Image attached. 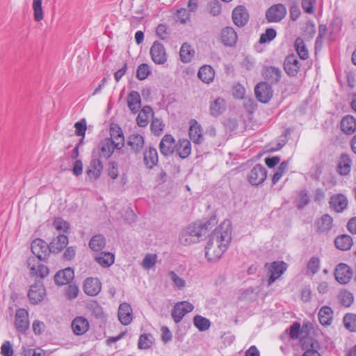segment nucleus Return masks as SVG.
I'll use <instances>...</instances> for the list:
<instances>
[{"label": "nucleus", "instance_id": "obj_57", "mask_svg": "<svg viewBox=\"0 0 356 356\" xmlns=\"http://www.w3.org/2000/svg\"><path fill=\"white\" fill-rule=\"evenodd\" d=\"M79 289L77 285L70 284L65 289V297L68 300H73L78 296Z\"/></svg>", "mask_w": 356, "mask_h": 356}, {"label": "nucleus", "instance_id": "obj_48", "mask_svg": "<svg viewBox=\"0 0 356 356\" xmlns=\"http://www.w3.org/2000/svg\"><path fill=\"white\" fill-rule=\"evenodd\" d=\"M289 166V161H284L282 162L277 170V171L274 173L272 181L273 184H275L277 182L280 181L283 175L287 171Z\"/></svg>", "mask_w": 356, "mask_h": 356}, {"label": "nucleus", "instance_id": "obj_15", "mask_svg": "<svg viewBox=\"0 0 356 356\" xmlns=\"http://www.w3.org/2000/svg\"><path fill=\"white\" fill-rule=\"evenodd\" d=\"M44 296V286L42 282H36L31 285L28 293L29 298L32 304H37L43 300Z\"/></svg>", "mask_w": 356, "mask_h": 356}, {"label": "nucleus", "instance_id": "obj_60", "mask_svg": "<svg viewBox=\"0 0 356 356\" xmlns=\"http://www.w3.org/2000/svg\"><path fill=\"white\" fill-rule=\"evenodd\" d=\"M341 302L343 306L349 307L353 302L354 297L352 293L344 291L341 293Z\"/></svg>", "mask_w": 356, "mask_h": 356}, {"label": "nucleus", "instance_id": "obj_23", "mask_svg": "<svg viewBox=\"0 0 356 356\" xmlns=\"http://www.w3.org/2000/svg\"><path fill=\"white\" fill-rule=\"evenodd\" d=\"M143 161L145 166L149 169L156 166L159 161L156 149L152 147L147 148L143 153Z\"/></svg>", "mask_w": 356, "mask_h": 356}, {"label": "nucleus", "instance_id": "obj_61", "mask_svg": "<svg viewBox=\"0 0 356 356\" xmlns=\"http://www.w3.org/2000/svg\"><path fill=\"white\" fill-rule=\"evenodd\" d=\"M13 348L9 341H6L1 346V354L3 356H13Z\"/></svg>", "mask_w": 356, "mask_h": 356}, {"label": "nucleus", "instance_id": "obj_47", "mask_svg": "<svg viewBox=\"0 0 356 356\" xmlns=\"http://www.w3.org/2000/svg\"><path fill=\"white\" fill-rule=\"evenodd\" d=\"M53 227L59 232V234H65L70 229V224L60 218H57L53 222Z\"/></svg>", "mask_w": 356, "mask_h": 356}, {"label": "nucleus", "instance_id": "obj_36", "mask_svg": "<svg viewBox=\"0 0 356 356\" xmlns=\"http://www.w3.org/2000/svg\"><path fill=\"white\" fill-rule=\"evenodd\" d=\"M318 319L321 325H330L332 322L333 312L331 307L323 306L318 312Z\"/></svg>", "mask_w": 356, "mask_h": 356}, {"label": "nucleus", "instance_id": "obj_62", "mask_svg": "<svg viewBox=\"0 0 356 356\" xmlns=\"http://www.w3.org/2000/svg\"><path fill=\"white\" fill-rule=\"evenodd\" d=\"M177 19L183 24L190 19V12L186 8H180L177 11Z\"/></svg>", "mask_w": 356, "mask_h": 356}, {"label": "nucleus", "instance_id": "obj_8", "mask_svg": "<svg viewBox=\"0 0 356 356\" xmlns=\"http://www.w3.org/2000/svg\"><path fill=\"white\" fill-rule=\"evenodd\" d=\"M194 309L193 305L188 301H182L175 305L172 310V317L175 323H179L184 316Z\"/></svg>", "mask_w": 356, "mask_h": 356}, {"label": "nucleus", "instance_id": "obj_24", "mask_svg": "<svg viewBox=\"0 0 356 356\" xmlns=\"http://www.w3.org/2000/svg\"><path fill=\"white\" fill-rule=\"evenodd\" d=\"M115 144V148L118 149H121L124 144V137L122 131L118 125H112L110 128V138Z\"/></svg>", "mask_w": 356, "mask_h": 356}, {"label": "nucleus", "instance_id": "obj_2", "mask_svg": "<svg viewBox=\"0 0 356 356\" xmlns=\"http://www.w3.org/2000/svg\"><path fill=\"white\" fill-rule=\"evenodd\" d=\"M215 223L216 218H211L204 223L198 222L190 224L181 231L179 236V243L183 245H189L199 242L202 236L205 235Z\"/></svg>", "mask_w": 356, "mask_h": 356}, {"label": "nucleus", "instance_id": "obj_64", "mask_svg": "<svg viewBox=\"0 0 356 356\" xmlns=\"http://www.w3.org/2000/svg\"><path fill=\"white\" fill-rule=\"evenodd\" d=\"M315 0H302V7L305 13L312 14L314 12V5Z\"/></svg>", "mask_w": 356, "mask_h": 356}, {"label": "nucleus", "instance_id": "obj_13", "mask_svg": "<svg viewBox=\"0 0 356 356\" xmlns=\"http://www.w3.org/2000/svg\"><path fill=\"white\" fill-rule=\"evenodd\" d=\"M262 75L268 83L276 84L280 81L282 72L279 67L266 66L263 69Z\"/></svg>", "mask_w": 356, "mask_h": 356}, {"label": "nucleus", "instance_id": "obj_53", "mask_svg": "<svg viewBox=\"0 0 356 356\" xmlns=\"http://www.w3.org/2000/svg\"><path fill=\"white\" fill-rule=\"evenodd\" d=\"M90 309L92 314L97 319L104 320L105 314L102 307L97 302H92L90 305Z\"/></svg>", "mask_w": 356, "mask_h": 356}, {"label": "nucleus", "instance_id": "obj_59", "mask_svg": "<svg viewBox=\"0 0 356 356\" xmlns=\"http://www.w3.org/2000/svg\"><path fill=\"white\" fill-rule=\"evenodd\" d=\"M149 74V68L147 64L140 65L137 69L136 77L140 80L145 79Z\"/></svg>", "mask_w": 356, "mask_h": 356}, {"label": "nucleus", "instance_id": "obj_56", "mask_svg": "<svg viewBox=\"0 0 356 356\" xmlns=\"http://www.w3.org/2000/svg\"><path fill=\"white\" fill-rule=\"evenodd\" d=\"M307 269L312 275L316 274L320 269V259L316 257H312L307 263Z\"/></svg>", "mask_w": 356, "mask_h": 356}, {"label": "nucleus", "instance_id": "obj_11", "mask_svg": "<svg viewBox=\"0 0 356 356\" xmlns=\"http://www.w3.org/2000/svg\"><path fill=\"white\" fill-rule=\"evenodd\" d=\"M152 60L159 65H163L167 61V54L164 46L159 42L155 41L150 49Z\"/></svg>", "mask_w": 356, "mask_h": 356}, {"label": "nucleus", "instance_id": "obj_27", "mask_svg": "<svg viewBox=\"0 0 356 356\" xmlns=\"http://www.w3.org/2000/svg\"><path fill=\"white\" fill-rule=\"evenodd\" d=\"M127 106L132 113H137L141 107V98L137 91H131L129 93L127 98Z\"/></svg>", "mask_w": 356, "mask_h": 356}, {"label": "nucleus", "instance_id": "obj_28", "mask_svg": "<svg viewBox=\"0 0 356 356\" xmlns=\"http://www.w3.org/2000/svg\"><path fill=\"white\" fill-rule=\"evenodd\" d=\"M68 243V238L67 235L59 234L58 236L54 238L49 245L50 252L58 253L60 252Z\"/></svg>", "mask_w": 356, "mask_h": 356}, {"label": "nucleus", "instance_id": "obj_33", "mask_svg": "<svg viewBox=\"0 0 356 356\" xmlns=\"http://www.w3.org/2000/svg\"><path fill=\"white\" fill-rule=\"evenodd\" d=\"M226 109V103L224 99L221 97L216 98L211 102L209 106V113L213 117H218L221 115Z\"/></svg>", "mask_w": 356, "mask_h": 356}, {"label": "nucleus", "instance_id": "obj_10", "mask_svg": "<svg viewBox=\"0 0 356 356\" xmlns=\"http://www.w3.org/2000/svg\"><path fill=\"white\" fill-rule=\"evenodd\" d=\"M266 177V169L262 165L257 164L249 172L248 180L252 185L257 186L262 184Z\"/></svg>", "mask_w": 356, "mask_h": 356}, {"label": "nucleus", "instance_id": "obj_16", "mask_svg": "<svg viewBox=\"0 0 356 356\" xmlns=\"http://www.w3.org/2000/svg\"><path fill=\"white\" fill-rule=\"evenodd\" d=\"M176 148L175 138L170 134H165L159 143V149L164 156L173 154Z\"/></svg>", "mask_w": 356, "mask_h": 356}, {"label": "nucleus", "instance_id": "obj_20", "mask_svg": "<svg viewBox=\"0 0 356 356\" xmlns=\"http://www.w3.org/2000/svg\"><path fill=\"white\" fill-rule=\"evenodd\" d=\"M74 277V270L67 267L59 270L54 276V281L58 285H65L71 282Z\"/></svg>", "mask_w": 356, "mask_h": 356}, {"label": "nucleus", "instance_id": "obj_45", "mask_svg": "<svg viewBox=\"0 0 356 356\" xmlns=\"http://www.w3.org/2000/svg\"><path fill=\"white\" fill-rule=\"evenodd\" d=\"M193 323L194 325L202 332L209 330L211 326L210 321L200 315L194 316Z\"/></svg>", "mask_w": 356, "mask_h": 356}, {"label": "nucleus", "instance_id": "obj_40", "mask_svg": "<svg viewBox=\"0 0 356 356\" xmlns=\"http://www.w3.org/2000/svg\"><path fill=\"white\" fill-rule=\"evenodd\" d=\"M195 56V51L192 47L188 43H184L179 50V56L181 60L187 63L191 61L192 58Z\"/></svg>", "mask_w": 356, "mask_h": 356}, {"label": "nucleus", "instance_id": "obj_22", "mask_svg": "<svg viewBox=\"0 0 356 356\" xmlns=\"http://www.w3.org/2000/svg\"><path fill=\"white\" fill-rule=\"evenodd\" d=\"M127 144L130 146L132 152L138 154L141 152L144 147V137L138 133H133L128 137Z\"/></svg>", "mask_w": 356, "mask_h": 356}, {"label": "nucleus", "instance_id": "obj_46", "mask_svg": "<svg viewBox=\"0 0 356 356\" xmlns=\"http://www.w3.org/2000/svg\"><path fill=\"white\" fill-rule=\"evenodd\" d=\"M343 324L345 327L351 331V332H355L356 331V315L354 314H347L344 316L343 319Z\"/></svg>", "mask_w": 356, "mask_h": 356}, {"label": "nucleus", "instance_id": "obj_30", "mask_svg": "<svg viewBox=\"0 0 356 356\" xmlns=\"http://www.w3.org/2000/svg\"><path fill=\"white\" fill-rule=\"evenodd\" d=\"M89 328V323L83 317H76L72 323V329L76 335H81L86 333Z\"/></svg>", "mask_w": 356, "mask_h": 356}, {"label": "nucleus", "instance_id": "obj_21", "mask_svg": "<svg viewBox=\"0 0 356 356\" xmlns=\"http://www.w3.org/2000/svg\"><path fill=\"white\" fill-rule=\"evenodd\" d=\"M103 170V165L100 159L93 158L86 170V174L90 180L97 179Z\"/></svg>", "mask_w": 356, "mask_h": 356}, {"label": "nucleus", "instance_id": "obj_55", "mask_svg": "<svg viewBox=\"0 0 356 356\" xmlns=\"http://www.w3.org/2000/svg\"><path fill=\"white\" fill-rule=\"evenodd\" d=\"M309 197L306 191H301L299 192L296 199V204L298 209H302L309 204Z\"/></svg>", "mask_w": 356, "mask_h": 356}, {"label": "nucleus", "instance_id": "obj_6", "mask_svg": "<svg viewBox=\"0 0 356 356\" xmlns=\"http://www.w3.org/2000/svg\"><path fill=\"white\" fill-rule=\"evenodd\" d=\"M286 15V8L282 3L271 6L266 12V19L268 22H280Z\"/></svg>", "mask_w": 356, "mask_h": 356}, {"label": "nucleus", "instance_id": "obj_14", "mask_svg": "<svg viewBox=\"0 0 356 356\" xmlns=\"http://www.w3.org/2000/svg\"><path fill=\"white\" fill-rule=\"evenodd\" d=\"M232 20L238 27L245 26L249 20V13L245 7L243 6L236 7L232 11Z\"/></svg>", "mask_w": 356, "mask_h": 356}, {"label": "nucleus", "instance_id": "obj_3", "mask_svg": "<svg viewBox=\"0 0 356 356\" xmlns=\"http://www.w3.org/2000/svg\"><path fill=\"white\" fill-rule=\"evenodd\" d=\"M44 241L41 238H38L33 240L31 245L33 256L29 257L27 260V266L30 269L31 275L40 277V279L44 277L43 264L44 261Z\"/></svg>", "mask_w": 356, "mask_h": 356}, {"label": "nucleus", "instance_id": "obj_17", "mask_svg": "<svg viewBox=\"0 0 356 356\" xmlns=\"http://www.w3.org/2000/svg\"><path fill=\"white\" fill-rule=\"evenodd\" d=\"M284 67L289 76H296L300 70V62L297 56L294 54L289 55L284 60Z\"/></svg>", "mask_w": 356, "mask_h": 356}, {"label": "nucleus", "instance_id": "obj_18", "mask_svg": "<svg viewBox=\"0 0 356 356\" xmlns=\"http://www.w3.org/2000/svg\"><path fill=\"white\" fill-rule=\"evenodd\" d=\"M102 284L98 278L88 277L83 284L84 292L90 296H97L101 291Z\"/></svg>", "mask_w": 356, "mask_h": 356}, {"label": "nucleus", "instance_id": "obj_5", "mask_svg": "<svg viewBox=\"0 0 356 356\" xmlns=\"http://www.w3.org/2000/svg\"><path fill=\"white\" fill-rule=\"evenodd\" d=\"M254 93L257 99L260 102L266 104L272 99L273 90L269 83L261 81L256 85Z\"/></svg>", "mask_w": 356, "mask_h": 356}, {"label": "nucleus", "instance_id": "obj_49", "mask_svg": "<svg viewBox=\"0 0 356 356\" xmlns=\"http://www.w3.org/2000/svg\"><path fill=\"white\" fill-rule=\"evenodd\" d=\"M42 0L33 1V17L36 22H40L43 19V10L42 7Z\"/></svg>", "mask_w": 356, "mask_h": 356}, {"label": "nucleus", "instance_id": "obj_26", "mask_svg": "<svg viewBox=\"0 0 356 356\" xmlns=\"http://www.w3.org/2000/svg\"><path fill=\"white\" fill-rule=\"evenodd\" d=\"M118 318L122 324L127 325L132 321V309L128 303H122L118 309Z\"/></svg>", "mask_w": 356, "mask_h": 356}, {"label": "nucleus", "instance_id": "obj_38", "mask_svg": "<svg viewBox=\"0 0 356 356\" xmlns=\"http://www.w3.org/2000/svg\"><path fill=\"white\" fill-rule=\"evenodd\" d=\"M334 244L339 250H348L350 249L353 244V238L349 235L342 234L335 238Z\"/></svg>", "mask_w": 356, "mask_h": 356}, {"label": "nucleus", "instance_id": "obj_58", "mask_svg": "<svg viewBox=\"0 0 356 356\" xmlns=\"http://www.w3.org/2000/svg\"><path fill=\"white\" fill-rule=\"evenodd\" d=\"M74 127L76 129V135L84 137L87 129L86 120L85 119H82L80 121L76 122L74 124Z\"/></svg>", "mask_w": 356, "mask_h": 356}, {"label": "nucleus", "instance_id": "obj_12", "mask_svg": "<svg viewBox=\"0 0 356 356\" xmlns=\"http://www.w3.org/2000/svg\"><path fill=\"white\" fill-rule=\"evenodd\" d=\"M238 40V35L232 26H226L223 28L220 33V40L225 47H234Z\"/></svg>", "mask_w": 356, "mask_h": 356}, {"label": "nucleus", "instance_id": "obj_51", "mask_svg": "<svg viewBox=\"0 0 356 356\" xmlns=\"http://www.w3.org/2000/svg\"><path fill=\"white\" fill-rule=\"evenodd\" d=\"M156 261V254H147L142 261L141 266L144 269L149 270L155 266Z\"/></svg>", "mask_w": 356, "mask_h": 356}, {"label": "nucleus", "instance_id": "obj_7", "mask_svg": "<svg viewBox=\"0 0 356 356\" xmlns=\"http://www.w3.org/2000/svg\"><path fill=\"white\" fill-rule=\"evenodd\" d=\"M302 348L305 350L302 356H321L318 353L320 345L318 342L312 337H305L300 339Z\"/></svg>", "mask_w": 356, "mask_h": 356}, {"label": "nucleus", "instance_id": "obj_42", "mask_svg": "<svg viewBox=\"0 0 356 356\" xmlns=\"http://www.w3.org/2000/svg\"><path fill=\"white\" fill-rule=\"evenodd\" d=\"M189 136L195 143H201L203 140L201 127L195 122L191 125L189 129Z\"/></svg>", "mask_w": 356, "mask_h": 356}, {"label": "nucleus", "instance_id": "obj_63", "mask_svg": "<svg viewBox=\"0 0 356 356\" xmlns=\"http://www.w3.org/2000/svg\"><path fill=\"white\" fill-rule=\"evenodd\" d=\"M156 35L161 40H165L169 38L170 33L165 24H159L156 28Z\"/></svg>", "mask_w": 356, "mask_h": 356}, {"label": "nucleus", "instance_id": "obj_50", "mask_svg": "<svg viewBox=\"0 0 356 356\" xmlns=\"http://www.w3.org/2000/svg\"><path fill=\"white\" fill-rule=\"evenodd\" d=\"M277 35L276 31L273 28H268L260 36L259 42L265 44L271 42Z\"/></svg>", "mask_w": 356, "mask_h": 356}, {"label": "nucleus", "instance_id": "obj_25", "mask_svg": "<svg viewBox=\"0 0 356 356\" xmlns=\"http://www.w3.org/2000/svg\"><path fill=\"white\" fill-rule=\"evenodd\" d=\"M353 165V161L347 154H342L339 158L337 172L339 175L345 176L350 173Z\"/></svg>", "mask_w": 356, "mask_h": 356}, {"label": "nucleus", "instance_id": "obj_52", "mask_svg": "<svg viewBox=\"0 0 356 356\" xmlns=\"http://www.w3.org/2000/svg\"><path fill=\"white\" fill-rule=\"evenodd\" d=\"M164 124L163 123L162 120L157 118H153L150 128L152 132L155 136H159L163 132V128H164Z\"/></svg>", "mask_w": 356, "mask_h": 356}, {"label": "nucleus", "instance_id": "obj_41", "mask_svg": "<svg viewBox=\"0 0 356 356\" xmlns=\"http://www.w3.org/2000/svg\"><path fill=\"white\" fill-rule=\"evenodd\" d=\"M105 245L106 239L102 234L93 236L89 242L90 248L95 252L101 251L105 247Z\"/></svg>", "mask_w": 356, "mask_h": 356}, {"label": "nucleus", "instance_id": "obj_43", "mask_svg": "<svg viewBox=\"0 0 356 356\" xmlns=\"http://www.w3.org/2000/svg\"><path fill=\"white\" fill-rule=\"evenodd\" d=\"M168 277L172 282L173 287L175 289L182 290L186 286V281L174 271L168 272Z\"/></svg>", "mask_w": 356, "mask_h": 356}, {"label": "nucleus", "instance_id": "obj_34", "mask_svg": "<svg viewBox=\"0 0 356 356\" xmlns=\"http://www.w3.org/2000/svg\"><path fill=\"white\" fill-rule=\"evenodd\" d=\"M95 260L102 267L111 266L115 261L114 254L109 252H101L95 256Z\"/></svg>", "mask_w": 356, "mask_h": 356}, {"label": "nucleus", "instance_id": "obj_9", "mask_svg": "<svg viewBox=\"0 0 356 356\" xmlns=\"http://www.w3.org/2000/svg\"><path fill=\"white\" fill-rule=\"evenodd\" d=\"M336 280L341 284H346L350 282L353 277V271L346 264H339L334 270Z\"/></svg>", "mask_w": 356, "mask_h": 356}, {"label": "nucleus", "instance_id": "obj_32", "mask_svg": "<svg viewBox=\"0 0 356 356\" xmlns=\"http://www.w3.org/2000/svg\"><path fill=\"white\" fill-rule=\"evenodd\" d=\"M333 227V219L328 214H324L316 222L317 232L327 233Z\"/></svg>", "mask_w": 356, "mask_h": 356}, {"label": "nucleus", "instance_id": "obj_19", "mask_svg": "<svg viewBox=\"0 0 356 356\" xmlns=\"http://www.w3.org/2000/svg\"><path fill=\"white\" fill-rule=\"evenodd\" d=\"M28 312L24 309H19L15 314V327L20 332H25L29 326Z\"/></svg>", "mask_w": 356, "mask_h": 356}, {"label": "nucleus", "instance_id": "obj_31", "mask_svg": "<svg viewBox=\"0 0 356 356\" xmlns=\"http://www.w3.org/2000/svg\"><path fill=\"white\" fill-rule=\"evenodd\" d=\"M181 159L187 158L191 152V145L187 139H180L176 143L175 150Z\"/></svg>", "mask_w": 356, "mask_h": 356}, {"label": "nucleus", "instance_id": "obj_44", "mask_svg": "<svg viewBox=\"0 0 356 356\" xmlns=\"http://www.w3.org/2000/svg\"><path fill=\"white\" fill-rule=\"evenodd\" d=\"M294 46L299 57L302 60H306L309 56V53L304 40L301 38H296Z\"/></svg>", "mask_w": 356, "mask_h": 356}, {"label": "nucleus", "instance_id": "obj_35", "mask_svg": "<svg viewBox=\"0 0 356 356\" xmlns=\"http://www.w3.org/2000/svg\"><path fill=\"white\" fill-rule=\"evenodd\" d=\"M197 76L202 82L209 83L214 79L215 72L212 67L205 65L200 68Z\"/></svg>", "mask_w": 356, "mask_h": 356}, {"label": "nucleus", "instance_id": "obj_39", "mask_svg": "<svg viewBox=\"0 0 356 356\" xmlns=\"http://www.w3.org/2000/svg\"><path fill=\"white\" fill-rule=\"evenodd\" d=\"M115 149L114 142L111 139L105 138L100 143V156L107 159L112 155Z\"/></svg>", "mask_w": 356, "mask_h": 356}, {"label": "nucleus", "instance_id": "obj_4", "mask_svg": "<svg viewBox=\"0 0 356 356\" xmlns=\"http://www.w3.org/2000/svg\"><path fill=\"white\" fill-rule=\"evenodd\" d=\"M265 267L268 269V285L270 286L282 276L287 266L284 261H273L270 265L266 264Z\"/></svg>", "mask_w": 356, "mask_h": 356}, {"label": "nucleus", "instance_id": "obj_37", "mask_svg": "<svg viewBox=\"0 0 356 356\" xmlns=\"http://www.w3.org/2000/svg\"><path fill=\"white\" fill-rule=\"evenodd\" d=\"M341 130L346 134H352L356 131V119L347 115L341 121Z\"/></svg>", "mask_w": 356, "mask_h": 356}, {"label": "nucleus", "instance_id": "obj_1", "mask_svg": "<svg viewBox=\"0 0 356 356\" xmlns=\"http://www.w3.org/2000/svg\"><path fill=\"white\" fill-rule=\"evenodd\" d=\"M231 225L224 221L211 234L205 247V257L209 261H218L227 249L231 241Z\"/></svg>", "mask_w": 356, "mask_h": 356}, {"label": "nucleus", "instance_id": "obj_29", "mask_svg": "<svg viewBox=\"0 0 356 356\" xmlns=\"http://www.w3.org/2000/svg\"><path fill=\"white\" fill-rule=\"evenodd\" d=\"M330 204L334 211L342 212L347 207L348 199L343 194H337L330 198Z\"/></svg>", "mask_w": 356, "mask_h": 356}, {"label": "nucleus", "instance_id": "obj_54", "mask_svg": "<svg viewBox=\"0 0 356 356\" xmlns=\"http://www.w3.org/2000/svg\"><path fill=\"white\" fill-rule=\"evenodd\" d=\"M152 336L149 334H142L138 340V346L140 349H147L152 344Z\"/></svg>", "mask_w": 356, "mask_h": 356}]
</instances>
